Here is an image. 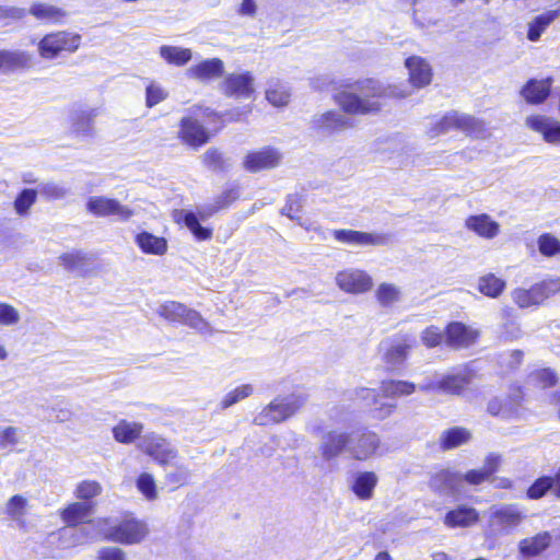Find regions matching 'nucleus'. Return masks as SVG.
<instances>
[{
  "label": "nucleus",
  "instance_id": "1",
  "mask_svg": "<svg viewBox=\"0 0 560 560\" xmlns=\"http://www.w3.org/2000/svg\"><path fill=\"white\" fill-rule=\"evenodd\" d=\"M386 89L373 77L341 81L332 94V101L349 116L377 115L383 110Z\"/></svg>",
  "mask_w": 560,
  "mask_h": 560
},
{
  "label": "nucleus",
  "instance_id": "2",
  "mask_svg": "<svg viewBox=\"0 0 560 560\" xmlns=\"http://www.w3.org/2000/svg\"><path fill=\"white\" fill-rule=\"evenodd\" d=\"M225 127L224 114L196 104L178 121L177 139L191 150H199Z\"/></svg>",
  "mask_w": 560,
  "mask_h": 560
},
{
  "label": "nucleus",
  "instance_id": "3",
  "mask_svg": "<svg viewBox=\"0 0 560 560\" xmlns=\"http://www.w3.org/2000/svg\"><path fill=\"white\" fill-rule=\"evenodd\" d=\"M483 130L485 124L482 120L470 114L450 110L429 126L427 136L434 139L451 131H459L468 137H472Z\"/></svg>",
  "mask_w": 560,
  "mask_h": 560
},
{
  "label": "nucleus",
  "instance_id": "4",
  "mask_svg": "<svg viewBox=\"0 0 560 560\" xmlns=\"http://www.w3.org/2000/svg\"><path fill=\"white\" fill-rule=\"evenodd\" d=\"M559 292L560 277H548L535 282L529 288H515L511 295L520 308H529L542 305Z\"/></svg>",
  "mask_w": 560,
  "mask_h": 560
},
{
  "label": "nucleus",
  "instance_id": "5",
  "mask_svg": "<svg viewBox=\"0 0 560 560\" xmlns=\"http://www.w3.org/2000/svg\"><path fill=\"white\" fill-rule=\"evenodd\" d=\"M81 35L68 31H54L44 35L37 45L38 54L43 59H56L58 57L75 52L81 45Z\"/></svg>",
  "mask_w": 560,
  "mask_h": 560
},
{
  "label": "nucleus",
  "instance_id": "6",
  "mask_svg": "<svg viewBox=\"0 0 560 560\" xmlns=\"http://www.w3.org/2000/svg\"><path fill=\"white\" fill-rule=\"evenodd\" d=\"M306 396L290 395L285 398H276L270 401L256 417L259 425H272L281 423L294 416L305 404Z\"/></svg>",
  "mask_w": 560,
  "mask_h": 560
},
{
  "label": "nucleus",
  "instance_id": "7",
  "mask_svg": "<svg viewBox=\"0 0 560 560\" xmlns=\"http://www.w3.org/2000/svg\"><path fill=\"white\" fill-rule=\"evenodd\" d=\"M147 524L135 517L132 513H125L122 517L104 534V540L122 545L141 542L148 535Z\"/></svg>",
  "mask_w": 560,
  "mask_h": 560
},
{
  "label": "nucleus",
  "instance_id": "8",
  "mask_svg": "<svg viewBox=\"0 0 560 560\" xmlns=\"http://www.w3.org/2000/svg\"><path fill=\"white\" fill-rule=\"evenodd\" d=\"M283 155L272 145L248 151L243 159V167L248 173H260L280 166Z\"/></svg>",
  "mask_w": 560,
  "mask_h": 560
},
{
  "label": "nucleus",
  "instance_id": "9",
  "mask_svg": "<svg viewBox=\"0 0 560 560\" xmlns=\"http://www.w3.org/2000/svg\"><path fill=\"white\" fill-rule=\"evenodd\" d=\"M474 377V371L465 369L457 374H446L435 382H430L421 387V390L440 392L453 396H460L469 387Z\"/></svg>",
  "mask_w": 560,
  "mask_h": 560
},
{
  "label": "nucleus",
  "instance_id": "10",
  "mask_svg": "<svg viewBox=\"0 0 560 560\" xmlns=\"http://www.w3.org/2000/svg\"><path fill=\"white\" fill-rule=\"evenodd\" d=\"M139 447L145 455L163 467L168 466L178 456L177 450L172 447L166 439L155 433L147 434Z\"/></svg>",
  "mask_w": 560,
  "mask_h": 560
},
{
  "label": "nucleus",
  "instance_id": "11",
  "mask_svg": "<svg viewBox=\"0 0 560 560\" xmlns=\"http://www.w3.org/2000/svg\"><path fill=\"white\" fill-rule=\"evenodd\" d=\"M220 90L229 98H249L255 93L254 77L249 71L229 73L221 81Z\"/></svg>",
  "mask_w": 560,
  "mask_h": 560
},
{
  "label": "nucleus",
  "instance_id": "12",
  "mask_svg": "<svg viewBox=\"0 0 560 560\" xmlns=\"http://www.w3.org/2000/svg\"><path fill=\"white\" fill-rule=\"evenodd\" d=\"M445 343L452 349H466L475 345L480 331L463 322H450L444 327Z\"/></svg>",
  "mask_w": 560,
  "mask_h": 560
},
{
  "label": "nucleus",
  "instance_id": "13",
  "mask_svg": "<svg viewBox=\"0 0 560 560\" xmlns=\"http://www.w3.org/2000/svg\"><path fill=\"white\" fill-rule=\"evenodd\" d=\"M86 210L95 217L116 215L121 221H128L133 215V210L121 205L117 199L104 196H93L86 202Z\"/></svg>",
  "mask_w": 560,
  "mask_h": 560
},
{
  "label": "nucleus",
  "instance_id": "14",
  "mask_svg": "<svg viewBox=\"0 0 560 560\" xmlns=\"http://www.w3.org/2000/svg\"><path fill=\"white\" fill-rule=\"evenodd\" d=\"M335 241L352 246H384L389 242V235L370 233L350 229H338L331 232Z\"/></svg>",
  "mask_w": 560,
  "mask_h": 560
},
{
  "label": "nucleus",
  "instance_id": "15",
  "mask_svg": "<svg viewBox=\"0 0 560 560\" xmlns=\"http://www.w3.org/2000/svg\"><path fill=\"white\" fill-rule=\"evenodd\" d=\"M158 313L168 322L180 323L190 327H199L203 323V318L199 312L188 308L183 303L176 301L163 303Z\"/></svg>",
  "mask_w": 560,
  "mask_h": 560
},
{
  "label": "nucleus",
  "instance_id": "16",
  "mask_svg": "<svg viewBox=\"0 0 560 560\" xmlns=\"http://www.w3.org/2000/svg\"><path fill=\"white\" fill-rule=\"evenodd\" d=\"M336 283L346 293L360 294L372 289L373 280L363 270L345 269L337 273Z\"/></svg>",
  "mask_w": 560,
  "mask_h": 560
},
{
  "label": "nucleus",
  "instance_id": "17",
  "mask_svg": "<svg viewBox=\"0 0 560 560\" xmlns=\"http://www.w3.org/2000/svg\"><path fill=\"white\" fill-rule=\"evenodd\" d=\"M354 124L342 114L329 109L312 119V129L322 133H337L345 129L353 128Z\"/></svg>",
  "mask_w": 560,
  "mask_h": 560
},
{
  "label": "nucleus",
  "instance_id": "18",
  "mask_svg": "<svg viewBox=\"0 0 560 560\" xmlns=\"http://www.w3.org/2000/svg\"><path fill=\"white\" fill-rule=\"evenodd\" d=\"M408 70V82L415 89H423L431 84L433 69L427 59L420 56H410L405 60Z\"/></svg>",
  "mask_w": 560,
  "mask_h": 560
},
{
  "label": "nucleus",
  "instance_id": "19",
  "mask_svg": "<svg viewBox=\"0 0 560 560\" xmlns=\"http://www.w3.org/2000/svg\"><path fill=\"white\" fill-rule=\"evenodd\" d=\"M380 447L378 435L370 430H362L349 444V453L352 459L364 462L371 458Z\"/></svg>",
  "mask_w": 560,
  "mask_h": 560
},
{
  "label": "nucleus",
  "instance_id": "20",
  "mask_svg": "<svg viewBox=\"0 0 560 560\" xmlns=\"http://www.w3.org/2000/svg\"><path fill=\"white\" fill-rule=\"evenodd\" d=\"M94 502H71L63 509H60L58 514L63 524L68 527H77L81 524L91 523V516L94 513Z\"/></svg>",
  "mask_w": 560,
  "mask_h": 560
},
{
  "label": "nucleus",
  "instance_id": "21",
  "mask_svg": "<svg viewBox=\"0 0 560 560\" xmlns=\"http://www.w3.org/2000/svg\"><path fill=\"white\" fill-rule=\"evenodd\" d=\"M351 438L346 432L331 430L327 432L319 445V453L323 459L329 462L349 452Z\"/></svg>",
  "mask_w": 560,
  "mask_h": 560
},
{
  "label": "nucleus",
  "instance_id": "22",
  "mask_svg": "<svg viewBox=\"0 0 560 560\" xmlns=\"http://www.w3.org/2000/svg\"><path fill=\"white\" fill-rule=\"evenodd\" d=\"M548 492L560 500V467L552 475H542L534 480L526 489V498L529 500H539Z\"/></svg>",
  "mask_w": 560,
  "mask_h": 560
},
{
  "label": "nucleus",
  "instance_id": "23",
  "mask_svg": "<svg viewBox=\"0 0 560 560\" xmlns=\"http://www.w3.org/2000/svg\"><path fill=\"white\" fill-rule=\"evenodd\" d=\"M223 74L224 62L218 57L203 59L190 66L186 71L187 78L199 82H209L221 78Z\"/></svg>",
  "mask_w": 560,
  "mask_h": 560
},
{
  "label": "nucleus",
  "instance_id": "24",
  "mask_svg": "<svg viewBox=\"0 0 560 560\" xmlns=\"http://www.w3.org/2000/svg\"><path fill=\"white\" fill-rule=\"evenodd\" d=\"M501 463V455L490 453L486 456L482 468L467 470L463 479L470 486H480L486 481H491L494 479V474L499 471Z\"/></svg>",
  "mask_w": 560,
  "mask_h": 560
},
{
  "label": "nucleus",
  "instance_id": "25",
  "mask_svg": "<svg viewBox=\"0 0 560 560\" xmlns=\"http://www.w3.org/2000/svg\"><path fill=\"white\" fill-rule=\"evenodd\" d=\"M417 346V340L408 334H398L384 354L386 363L396 364L404 362L410 351Z\"/></svg>",
  "mask_w": 560,
  "mask_h": 560
},
{
  "label": "nucleus",
  "instance_id": "26",
  "mask_svg": "<svg viewBox=\"0 0 560 560\" xmlns=\"http://www.w3.org/2000/svg\"><path fill=\"white\" fill-rule=\"evenodd\" d=\"M526 125L550 144H560V122L541 115H533L526 119Z\"/></svg>",
  "mask_w": 560,
  "mask_h": 560
},
{
  "label": "nucleus",
  "instance_id": "27",
  "mask_svg": "<svg viewBox=\"0 0 560 560\" xmlns=\"http://www.w3.org/2000/svg\"><path fill=\"white\" fill-rule=\"evenodd\" d=\"M32 55L25 50L0 49V72L12 73L31 68Z\"/></svg>",
  "mask_w": 560,
  "mask_h": 560
},
{
  "label": "nucleus",
  "instance_id": "28",
  "mask_svg": "<svg viewBox=\"0 0 560 560\" xmlns=\"http://www.w3.org/2000/svg\"><path fill=\"white\" fill-rule=\"evenodd\" d=\"M478 511L468 505H458L450 510L443 518V524L448 528H466L479 522Z\"/></svg>",
  "mask_w": 560,
  "mask_h": 560
},
{
  "label": "nucleus",
  "instance_id": "29",
  "mask_svg": "<svg viewBox=\"0 0 560 560\" xmlns=\"http://www.w3.org/2000/svg\"><path fill=\"white\" fill-rule=\"evenodd\" d=\"M465 228L479 237L491 240L500 233V224L487 213L472 214L466 218Z\"/></svg>",
  "mask_w": 560,
  "mask_h": 560
},
{
  "label": "nucleus",
  "instance_id": "30",
  "mask_svg": "<svg viewBox=\"0 0 560 560\" xmlns=\"http://www.w3.org/2000/svg\"><path fill=\"white\" fill-rule=\"evenodd\" d=\"M472 440V433L468 428L454 425L444 430L439 438V447L446 452L468 444Z\"/></svg>",
  "mask_w": 560,
  "mask_h": 560
},
{
  "label": "nucleus",
  "instance_id": "31",
  "mask_svg": "<svg viewBox=\"0 0 560 560\" xmlns=\"http://www.w3.org/2000/svg\"><path fill=\"white\" fill-rule=\"evenodd\" d=\"M552 541V536L549 532H540L532 537L522 539L518 544L521 555L527 558H534L546 551Z\"/></svg>",
  "mask_w": 560,
  "mask_h": 560
},
{
  "label": "nucleus",
  "instance_id": "32",
  "mask_svg": "<svg viewBox=\"0 0 560 560\" xmlns=\"http://www.w3.org/2000/svg\"><path fill=\"white\" fill-rule=\"evenodd\" d=\"M135 243L143 254L162 256L168 249L167 240L150 232L142 231L135 236Z\"/></svg>",
  "mask_w": 560,
  "mask_h": 560
},
{
  "label": "nucleus",
  "instance_id": "33",
  "mask_svg": "<svg viewBox=\"0 0 560 560\" xmlns=\"http://www.w3.org/2000/svg\"><path fill=\"white\" fill-rule=\"evenodd\" d=\"M551 82L549 80L530 79L523 86L521 94L528 104L544 103L550 95Z\"/></svg>",
  "mask_w": 560,
  "mask_h": 560
},
{
  "label": "nucleus",
  "instance_id": "34",
  "mask_svg": "<svg viewBox=\"0 0 560 560\" xmlns=\"http://www.w3.org/2000/svg\"><path fill=\"white\" fill-rule=\"evenodd\" d=\"M357 395L361 399H368L371 396L372 405L371 412L377 420H385L389 418L396 410L397 405L395 402H382L380 401L381 393H377L373 388L360 387L357 389Z\"/></svg>",
  "mask_w": 560,
  "mask_h": 560
},
{
  "label": "nucleus",
  "instance_id": "35",
  "mask_svg": "<svg viewBox=\"0 0 560 560\" xmlns=\"http://www.w3.org/2000/svg\"><path fill=\"white\" fill-rule=\"evenodd\" d=\"M112 433L116 442L120 444H131L142 435L143 424L141 422H130L126 419H121L112 428Z\"/></svg>",
  "mask_w": 560,
  "mask_h": 560
},
{
  "label": "nucleus",
  "instance_id": "36",
  "mask_svg": "<svg viewBox=\"0 0 560 560\" xmlns=\"http://www.w3.org/2000/svg\"><path fill=\"white\" fill-rule=\"evenodd\" d=\"M524 518V513L514 504L503 505L492 513L495 525L503 529L515 528Z\"/></svg>",
  "mask_w": 560,
  "mask_h": 560
},
{
  "label": "nucleus",
  "instance_id": "37",
  "mask_svg": "<svg viewBox=\"0 0 560 560\" xmlns=\"http://www.w3.org/2000/svg\"><path fill=\"white\" fill-rule=\"evenodd\" d=\"M505 289L506 281L493 272L485 273L478 278L477 290L483 296L498 299Z\"/></svg>",
  "mask_w": 560,
  "mask_h": 560
},
{
  "label": "nucleus",
  "instance_id": "38",
  "mask_svg": "<svg viewBox=\"0 0 560 560\" xmlns=\"http://www.w3.org/2000/svg\"><path fill=\"white\" fill-rule=\"evenodd\" d=\"M377 482V476L373 471H363L355 476L351 490L358 499L366 501L372 499Z\"/></svg>",
  "mask_w": 560,
  "mask_h": 560
},
{
  "label": "nucleus",
  "instance_id": "39",
  "mask_svg": "<svg viewBox=\"0 0 560 560\" xmlns=\"http://www.w3.org/2000/svg\"><path fill=\"white\" fill-rule=\"evenodd\" d=\"M417 389L413 382L387 378L383 380L380 385L381 395L385 398H397L410 396Z\"/></svg>",
  "mask_w": 560,
  "mask_h": 560
},
{
  "label": "nucleus",
  "instance_id": "40",
  "mask_svg": "<svg viewBox=\"0 0 560 560\" xmlns=\"http://www.w3.org/2000/svg\"><path fill=\"white\" fill-rule=\"evenodd\" d=\"M174 220L178 224H185L197 241H208L212 237V229L202 226L192 211H180L179 217H175Z\"/></svg>",
  "mask_w": 560,
  "mask_h": 560
},
{
  "label": "nucleus",
  "instance_id": "41",
  "mask_svg": "<svg viewBox=\"0 0 560 560\" xmlns=\"http://www.w3.org/2000/svg\"><path fill=\"white\" fill-rule=\"evenodd\" d=\"M161 58L168 65L175 67H184L192 58L190 48L178 46L163 45L159 49Z\"/></svg>",
  "mask_w": 560,
  "mask_h": 560
},
{
  "label": "nucleus",
  "instance_id": "42",
  "mask_svg": "<svg viewBox=\"0 0 560 560\" xmlns=\"http://www.w3.org/2000/svg\"><path fill=\"white\" fill-rule=\"evenodd\" d=\"M459 476L450 469H440L433 472L429 479V487L434 492H443L455 488Z\"/></svg>",
  "mask_w": 560,
  "mask_h": 560
},
{
  "label": "nucleus",
  "instance_id": "43",
  "mask_svg": "<svg viewBox=\"0 0 560 560\" xmlns=\"http://www.w3.org/2000/svg\"><path fill=\"white\" fill-rule=\"evenodd\" d=\"M559 16V10H550L537 15L528 25L527 38L530 42L539 39L542 32L549 24Z\"/></svg>",
  "mask_w": 560,
  "mask_h": 560
},
{
  "label": "nucleus",
  "instance_id": "44",
  "mask_svg": "<svg viewBox=\"0 0 560 560\" xmlns=\"http://www.w3.org/2000/svg\"><path fill=\"white\" fill-rule=\"evenodd\" d=\"M303 203H304V196L294 192L289 194L285 198V203L281 208L280 213L287 218H289L292 221H295L298 223L301 222L302 212H303Z\"/></svg>",
  "mask_w": 560,
  "mask_h": 560
},
{
  "label": "nucleus",
  "instance_id": "45",
  "mask_svg": "<svg viewBox=\"0 0 560 560\" xmlns=\"http://www.w3.org/2000/svg\"><path fill=\"white\" fill-rule=\"evenodd\" d=\"M58 259L60 265L68 271L83 270L90 261L89 255L82 250L62 253Z\"/></svg>",
  "mask_w": 560,
  "mask_h": 560
},
{
  "label": "nucleus",
  "instance_id": "46",
  "mask_svg": "<svg viewBox=\"0 0 560 560\" xmlns=\"http://www.w3.org/2000/svg\"><path fill=\"white\" fill-rule=\"evenodd\" d=\"M31 14L38 20L50 23L61 22L66 16V12L62 9L46 3H36L32 5Z\"/></svg>",
  "mask_w": 560,
  "mask_h": 560
},
{
  "label": "nucleus",
  "instance_id": "47",
  "mask_svg": "<svg viewBox=\"0 0 560 560\" xmlns=\"http://www.w3.org/2000/svg\"><path fill=\"white\" fill-rule=\"evenodd\" d=\"M103 492L102 485L96 480H82L80 481L74 490V497L81 502H92L94 498H97Z\"/></svg>",
  "mask_w": 560,
  "mask_h": 560
},
{
  "label": "nucleus",
  "instance_id": "48",
  "mask_svg": "<svg viewBox=\"0 0 560 560\" xmlns=\"http://www.w3.org/2000/svg\"><path fill=\"white\" fill-rule=\"evenodd\" d=\"M530 376L537 387L548 389L559 384V376L552 368H539L532 372Z\"/></svg>",
  "mask_w": 560,
  "mask_h": 560
},
{
  "label": "nucleus",
  "instance_id": "49",
  "mask_svg": "<svg viewBox=\"0 0 560 560\" xmlns=\"http://www.w3.org/2000/svg\"><path fill=\"white\" fill-rule=\"evenodd\" d=\"M36 200L37 191L33 188H24L18 194L13 201L15 212L21 217L27 215Z\"/></svg>",
  "mask_w": 560,
  "mask_h": 560
},
{
  "label": "nucleus",
  "instance_id": "50",
  "mask_svg": "<svg viewBox=\"0 0 560 560\" xmlns=\"http://www.w3.org/2000/svg\"><path fill=\"white\" fill-rule=\"evenodd\" d=\"M290 92L281 83L275 82L266 90V100L276 107L287 106L290 102Z\"/></svg>",
  "mask_w": 560,
  "mask_h": 560
},
{
  "label": "nucleus",
  "instance_id": "51",
  "mask_svg": "<svg viewBox=\"0 0 560 560\" xmlns=\"http://www.w3.org/2000/svg\"><path fill=\"white\" fill-rule=\"evenodd\" d=\"M254 393L252 384H242L234 389L230 390L220 401L222 410L232 407L238 401L248 398Z\"/></svg>",
  "mask_w": 560,
  "mask_h": 560
},
{
  "label": "nucleus",
  "instance_id": "52",
  "mask_svg": "<svg viewBox=\"0 0 560 560\" xmlns=\"http://www.w3.org/2000/svg\"><path fill=\"white\" fill-rule=\"evenodd\" d=\"M238 198H240V192H238V188L236 186L225 188L220 195H218L215 197L213 208L210 209L206 214H201V218L203 219L207 215H210V214L218 212L222 209L229 208Z\"/></svg>",
  "mask_w": 560,
  "mask_h": 560
},
{
  "label": "nucleus",
  "instance_id": "53",
  "mask_svg": "<svg viewBox=\"0 0 560 560\" xmlns=\"http://www.w3.org/2000/svg\"><path fill=\"white\" fill-rule=\"evenodd\" d=\"M202 164L209 170L224 172L228 168L226 159L223 152L215 147L208 149L202 154Z\"/></svg>",
  "mask_w": 560,
  "mask_h": 560
},
{
  "label": "nucleus",
  "instance_id": "54",
  "mask_svg": "<svg viewBox=\"0 0 560 560\" xmlns=\"http://www.w3.org/2000/svg\"><path fill=\"white\" fill-rule=\"evenodd\" d=\"M538 250L544 257L560 255V240L551 233H542L537 238Z\"/></svg>",
  "mask_w": 560,
  "mask_h": 560
},
{
  "label": "nucleus",
  "instance_id": "55",
  "mask_svg": "<svg viewBox=\"0 0 560 560\" xmlns=\"http://www.w3.org/2000/svg\"><path fill=\"white\" fill-rule=\"evenodd\" d=\"M377 302L383 306H390L400 298L399 289L393 283H381L375 292Z\"/></svg>",
  "mask_w": 560,
  "mask_h": 560
},
{
  "label": "nucleus",
  "instance_id": "56",
  "mask_svg": "<svg viewBox=\"0 0 560 560\" xmlns=\"http://www.w3.org/2000/svg\"><path fill=\"white\" fill-rule=\"evenodd\" d=\"M28 506L27 499L21 494L12 495L5 505L7 514L15 521H22Z\"/></svg>",
  "mask_w": 560,
  "mask_h": 560
},
{
  "label": "nucleus",
  "instance_id": "57",
  "mask_svg": "<svg viewBox=\"0 0 560 560\" xmlns=\"http://www.w3.org/2000/svg\"><path fill=\"white\" fill-rule=\"evenodd\" d=\"M421 341L428 349L436 348L445 341L444 330L435 325H430L422 330Z\"/></svg>",
  "mask_w": 560,
  "mask_h": 560
},
{
  "label": "nucleus",
  "instance_id": "58",
  "mask_svg": "<svg viewBox=\"0 0 560 560\" xmlns=\"http://www.w3.org/2000/svg\"><path fill=\"white\" fill-rule=\"evenodd\" d=\"M136 485L138 490L147 500L153 501L158 498L156 485L151 474H140L139 477L137 478Z\"/></svg>",
  "mask_w": 560,
  "mask_h": 560
},
{
  "label": "nucleus",
  "instance_id": "59",
  "mask_svg": "<svg viewBox=\"0 0 560 560\" xmlns=\"http://www.w3.org/2000/svg\"><path fill=\"white\" fill-rule=\"evenodd\" d=\"M168 97V92L160 84L150 82L145 88V106L152 108L164 102Z\"/></svg>",
  "mask_w": 560,
  "mask_h": 560
},
{
  "label": "nucleus",
  "instance_id": "60",
  "mask_svg": "<svg viewBox=\"0 0 560 560\" xmlns=\"http://www.w3.org/2000/svg\"><path fill=\"white\" fill-rule=\"evenodd\" d=\"M20 314L11 304L0 302V325L11 326L18 324Z\"/></svg>",
  "mask_w": 560,
  "mask_h": 560
},
{
  "label": "nucleus",
  "instance_id": "61",
  "mask_svg": "<svg viewBox=\"0 0 560 560\" xmlns=\"http://www.w3.org/2000/svg\"><path fill=\"white\" fill-rule=\"evenodd\" d=\"M188 470L180 468L166 475L165 480L172 487V490L184 487L188 482Z\"/></svg>",
  "mask_w": 560,
  "mask_h": 560
},
{
  "label": "nucleus",
  "instance_id": "62",
  "mask_svg": "<svg viewBox=\"0 0 560 560\" xmlns=\"http://www.w3.org/2000/svg\"><path fill=\"white\" fill-rule=\"evenodd\" d=\"M525 388L521 384H511L509 387L508 402L512 407H520L525 400Z\"/></svg>",
  "mask_w": 560,
  "mask_h": 560
},
{
  "label": "nucleus",
  "instance_id": "63",
  "mask_svg": "<svg viewBox=\"0 0 560 560\" xmlns=\"http://www.w3.org/2000/svg\"><path fill=\"white\" fill-rule=\"evenodd\" d=\"M97 560H127L126 552L118 547H103L97 552Z\"/></svg>",
  "mask_w": 560,
  "mask_h": 560
},
{
  "label": "nucleus",
  "instance_id": "64",
  "mask_svg": "<svg viewBox=\"0 0 560 560\" xmlns=\"http://www.w3.org/2000/svg\"><path fill=\"white\" fill-rule=\"evenodd\" d=\"M42 194L51 200L61 199L66 196V189L56 184H46L42 187Z\"/></svg>",
  "mask_w": 560,
  "mask_h": 560
}]
</instances>
